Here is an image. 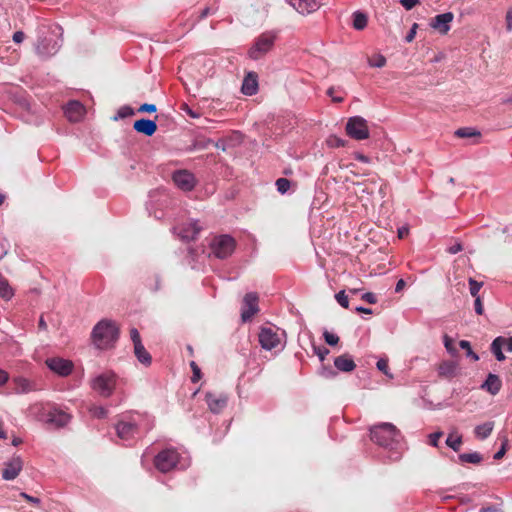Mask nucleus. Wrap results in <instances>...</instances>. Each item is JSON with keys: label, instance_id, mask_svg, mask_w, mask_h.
I'll return each mask as SVG.
<instances>
[{"label": "nucleus", "instance_id": "nucleus-1", "mask_svg": "<svg viewBox=\"0 0 512 512\" xmlns=\"http://www.w3.org/2000/svg\"><path fill=\"white\" fill-rule=\"evenodd\" d=\"M370 438L378 446L389 452L391 461H398L403 451L402 436L395 425L388 422L376 424L370 428Z\"/></svg>", "mask_w": 512, "mask_h": 512}, {"label": "nucleus", "instance_id": "nucleus-2", "mask_svg": "<svg viewBox=\"0 0 512 512\" xmlns=\"http://www.w3.org/2000/svg\"><path fill=\"white\" fill-rule=\"evenodd\" d=\"M153 419L147 414L134 413L123 416L116 424L117 436L124 440L130 441L147 433L153 428Z\"/></svg>", "mask_w": 512, "mask_h": 512}, {"label": "nucleus", "instance_id": "nucleus-3", "mask_svg": "<svg viewBox=\"0 0 512 512\" xmlns=\"http://www.w3.org/2000/svg\"><path fill=\"white\" fill-rule=\"evenodd\" d=\"M62 28L59 25L38 28L36 52L40 56L49 57L56 54L62 46Z\"/></svg>", "mask_w": 512, "mask_h": 512}, {"label": "nucleus", "instance_id": "nucleus-4", "mask_svg": "<svg viewBox=\"0 0 512 512\" xmlns=\"http://www.w3.org/2000/svg\"><path fill=\"white\" fill-rule=\"evenodd\" d=\"M91 337L98 349H107L117 341L119 329L113 321L103 319L94 326Z\"/></svg>", "mask_w": 512, "mask_h": 512}, {"label": "nucleus", "instance_id": "nucleus-5", "mask_svg": "<svg viewBox=\"0 0 512 512\" xmlns=\"http://www.w3.org/2000/svg\"><path fill=\"white\" fill-rule=\"evenodd\" d=\"M154 465L160 472L167 473L175 468L185 469L188 462L180 456L175 448H167L154 457Z\"/></svg>", "mask_w": 512, "mask_h": 512}, {"label": "nucleus", "instance_id": "nucleus-6", "mask_svg": "<svg viewBox=\"0 0 512 512\" xmlns=\"http://www.w3.org/2000/svg\"><path fill=\"white\" fill-rule=\"evenodd\" d=\"M118 376L111 370H106L93 376L90 380L91 388L101 397L109 398L117 385Z\"/></svg>", "mask_w": 512, "mask_h": 512}, {"label": "nucleus", "instance_id": "nucleus-7", "mask_svg": "<svg viewBox=\"0 0 512 512\" xmlns=\"http://www.w3.org/2000/svg\"><path fill=\"white\" fill-rule=\"evenodd\" d=\"M236 247L235 239L227 234L217 235L209 243V257L226 259L232 255Z\"/></svg>", "mask_w": 512, "mask_h": 512}, {"label": "nucleus", "instance_id": "nucleus-8", "mask_svg": "<svg viewBox=\"0 0 512 512\" xmlns=\"http://www.w3.org/2000/svg\"><path fill=\"white\" fill-rule=\"evenodd\" d=\"M277 39L276 31H265L261 33L248 50V56L252 60H259L272 50Z\"/></svg>", "mask_w": 512, "mask_h": 512}, {"label": "nucleus", "instance_id": "nucleus-9", "mask_svg": "<svg viewBox=\"0 0 512 512\" xmlns=\"http://www.w3.org/2000/svg\"><path fill=\"white\" fill-rule=\"evenodd\" d=\"M345 130L347 135L355 140H365L370 136L367 120L361 116L350 117Z\"/></svg>", "mask_w": 512, "mask_h": 512}, {"label": "nucleus", "instance_id": "nucleus-10", "mask_svg": "<svg viewBox=\"0 0 512 512\" xmlns=\"http://www.w3.org/2000/svg\"><path fill=\"white\" fill-rule=\"evenodd\" d=\"M278 329L262 327L259 332V343L264 350L271 351L281 346V335Z\"/></svg>", "mask_w": 512, "mask_h": 512}, {"label": "nucleus", "instance_id": "nucleus-11", "mask_svg": "<svg viewBox=\"0 0 512 512\" xmlns=\"http://www.w3.org/2000/svg\"><path fill=\"white\" fill-rule=\"evenodd\" d=\"M259 297L255 292L247 293L242 301L241 320L246 323L250 321L259 311Z\"/></svg>", "mask_w": 512, "mask_h": 512}, {"label": "nucleus", "instance_id": "nucleus-12", "mask_svg": "<svg viewBox=\"0 0 512 512\" xmlns=\"http://www.w3.org/2000/svg\"><path fill=\"white\" fill-rule=\"evenodd\" d=\"M45 364L52 372L61 377L69 376L74 368L72 361L61 357L47 358Z\"/></svg>", "mask_w": 512, "mask_h": 512}, {"label": "nucleus", "instance_id": "nucleus-13", "mask_svg": "<svg viewBox=\"0 0 512 512\" xmlns=\"http://www.w3.org/2000/svg\"><path fill=\"white\" fill-rule=\"evenodd\" d=\"M198 221L191 220L173 228V232L177 234L183 241L195 240L201 231Z\"/></svg>", "mask_w": 512, "mask_h": 512}, {"label": "nucleus", "instance_id": "nucleus-14", "mask_svg": "<svg viewBox=\"0 0 512 512\" xmlns=\"http://www.w3.org/2000/svg\"><path fill=\"white\" fill-rule=\"evenodd\" d=\"M453 19L454 14L452 12L438 14L431 19L430 27L441 35H446L451 29Z\"/></svg>", "mask_w": 512, "mask_h": 512}, {"label": "nucleus", "instance_id": "nucleus-15", "mask_svg": "<svg viewBox=\"0 0 512 512\" xmlns=\"http://www.w3.org/2000/svg\"><path fill=\"white\" fill-rule=\"evenodd\" d=\"M175 185L183 191H191L195 187V177L187 170H178L173 173Z\"/></svg>", "mask_w": 512, "mask_h": 512}, {"label": "nucleus", "instance_id": "nucleus-16", "mask_svg": "<svg viewBox=\"0 0 512 512\" xmlns=\"http://www.w3.org/2000/svg\"><path fill=\"white\" fill-rule=\"evenodd\" d=\"M22 468V459L19 456H15L5 463V467L2 471V478L7 481L14 480L19 475Z\"/></svg>", "mask_w": 512, "mask_h": 512}, {"label": "nucleus", "instance_id": "nucleus-17", "mask_svg": "<svg viewBox=\"0 0 512 512\" xmlns=\"http://www.w3.org/2000/svg\"><path fill=\"white\" fill-rule=\"evenodd\" d=\"M209 410L212 413H220L227 405L228 398L224 394L215 395L213 393H206L205 396Z\"/></svg>", "mask_w": 512, "mask_h": 512}, {"label": "nucleus", "instance_id": "nucleus-18", "mask_svg": "<svg viewBox=\"0 0 512 512\" xmlns=\"http://www.w3.org/2000/svg\"><path fill=\"white\" fill-rule=\"evenodd\" d=\"M133 129L145 136H152L157 131L156 120L141 118L133 123Z\"/></svg>", "mask_w": 512, "mask_h": 512}, {"label": "nucleus", "instance_id": "nucleus-19", "mask_svg": "<svg viewBox=\"0 0 512 512\" xmlns=\"http://www.w3.org/2000/svg\"><path fill=\"white\" fill-rule=\"evenodd\" d=\"M70 419L71 417L68 413L59 409L50 410L46 416V422L58 428L67 425Z\"/></svg>", "mask_w": 512, "mask_h": 512}, {"label": "nucleus", "instance_id": "nucleus-20", "mask_svg": "<svg viewBox=\"0 0 512 512\" xmlns=\"http://www.w3.org/2000/svg\"><path fill=\"white\" fill-rule=\"evenodd\" d=\"M13 384V389L17 394H27L29 392L37 390L36 382L22 376L15 377L13 379Z\"/></svg>", "mask_w": 512, "mask_h": 512}, {"label": "nucleus", "instance_id": "nucleus-21", "mask_svg": "<svg viewBox=\"0 0 512 512\" xmlns=\"http://www.w3.org/2000/svg\"><path fill=\"white\" fill-rule=\"evenodd\" d=\"M241 91L244 95L252 96L258 91V76L255 72H249L242 83Z\"/></svg>", "mask_w": 512, "mask_h": 512}, {"label": "nucleus", "instance_id": "nucleus-22", "mask_svg": "<svg viewBox=\"0 0 512 512\" xmlns=\"http://www.w3.org/2000/svg\"><path fill=\"white\" fill-rule=\"evenodd\" d=\"M291 5L300 14H310L319 8V2L317 0H291Z\"/></svg>", "mask_w": 512, "mask_h": 512}, {"label": "nucleus", "instance_id": "nucleus-23", "mask_svg": "<svg viewBox=\"0 0 512 512\" xmlns=\"http://www.w3.org/2000/svg\"><path fill=\"white\" fill-rule=\"evenodd\" d=\"M84 106L79 101H70L65 108V114L71 122H78L84 113Z\"/></svg>", "mask_w": 512, "mask_h": 512}, {"label": "nucleus", "instance_id": "nucleus-24", "mask_svg": "<svg viewBox=\"0 0 512 512\" xmlns=\"http://www.w3.org/2000/svg\"><path fill=\"white\" fill-rule=\"evenodd\" d=\"M459 374V366L454 361H443L438 367V375L443 378L451 379Z\"/></svg>", "mask_w": 512, "mask_h": 512}, {"label": "nucleus", "instance_id": "nucleus-25", "mask_svg": "<svg viewBox=\"0 0 512 512\" xmlns=\"http://www.w3.org/2000/svg\"><path fill=\"white\" fill-rule=\"evenodd\" d=\"M334 366L341 372H351L356 368V364L349 354H343L336 357L334 359Z\"/></svg>", "mask_w": 512, "mask_h": 512}, {"label": "nucleus", "instance_id": "nucleus-26", "mask_svg": "<svg viewBox=\"0 0 512 512\" xmlns=\"http://www.w3.org/2000/svg\"><path fill=\"white\" fill-rule=\"evenodd\" d=\"M481 387L490 394L496 395L501 390L502 382L498 375L489 373Z\"/></svg>", "mask_w": 512, "mask_h": 512}, {"label": "nucleus", "instance_id": "nucleus-27", "mask_svg": "<svg viewBox=\"0 0 512 512\" xmlns=\"http://www.w3.org/2000/svg\"><path fill=\"white\" fill-rule=\"evenodd\" d=\"M493 428H494L493 421H487L483 424L477 425L474 429L475 437L480 440H484L491 435Z\"/></svg>", "mask_w": 512, "mask_h": 512}, {"label": "nucleus", "instance_id": "nucleus-28", "mask_svg": "<svg viewBox=\"0 0 512 512\" xmlns=\"http://www.w3.org/2000/svg\"><path fill=\"white\" fill-rule=\"evenodd\" d=\"M134 353L137 360L145 366H149L152 362L150 353L145 349L142 343L134 346Z\"/></svg>", "mask_w": 512, "mask_h": 512}, {"label": "nucleus", "instance_id": "nucleus-29", "mask_svg": "<svg viewBox=\"0 0 512 512\" xmlns=\"http://www.w3.org/2000/svg\"><path fill=\"white\" fill-rule=\"evenodd\" d=\"M503 342H504V337L502 336H498L496 337L492 343H491V346H490V350L491 352L493 353V355L495 356V358L498 360V361H504L506 359L502 349L504 348L503 346Z\"/></svg>", "mask_w": 512, "mask_h": 512}, {"label": "nucleus", "instance_id": "nucleus-30", "mask_svg": "<svg viewBox=\"0 0 512 512\" xmlns=\"http://www.w3.org/2000/svg\"><path fill=\"white\" fill-rule=\"evenodd\" d=\"M353 28L355 30H363L366 26H367V23H368V17L365 13L361 12V11H355L353 13Z\"/></svg>", "mask_w": 512, "mask_h": 512}, {"label": "nucleus", "instance_id": "nucleus-31", "mask_svg": "<svg viewBox=\"0 0 512 512\" xmlns=\"http://www.w3.org/2000/svg\"><path fill=\"white\" fill-rule=\"evenodd\" d=\"M460 462L478 464L482 461L483 457L478 452L462 453L458 456Z\"/></svg>", "mask_w": 512, "mask_h": 512}, {"label": "nucleus", "instance_id": "nucleus-32", "mask_svg": "<svg viewBox=\"0 0 512 512\" xmlns=\"http://www.w3.org/2000/svg\"><path fill=\"white\" fill-rule=\"evenodd\" d=\"M0 296L5 299L9 300L13 296V290L10 287L8 281L3 277V275L0 273Z\"/></svg>", "mask_w": 512, "mask_h": 512}, {"label": "nucleus", "instance_id": "nucleus-33", "mask_svg": "<svg viewBox=\"0 0 512 512\" xmlns=\"http://www.w3.org/2000/svg\"><path fill=\"white\" fill-rule=\"evenodd\" d=\"M134 114H135V111H134V109H133L131 106H129V105H124V106H121V107L118 109V111H117L116 115H115V116H113V118H112V119H113L114 121H118V120H120V119H124V118H127V117H131V116H133Z\"/></svg>", "mask_w": 512, "mask_h": 512}, {"label": "nucleus", "instance_id": "nucleus-34", "mask_svg": "<svg viewBox=\"0 0 512 512\" xmlns=\"http://www.w3.org/2000/svg\"><path fill=\"white\" fill-rule=\"evenodd\" d=\"M445 442L448 447L457 452L460 450L462 444V436L449 434Z\"/></svg>", "mask_w": 512, "mask_h": 512}, {"label": "nucleus", "instance_id": "nucleus-35", "mask_svg": "<svg viewBox=\"0 0 512 512\" xmlns=\"http://www.w3.org/2000/svg\"><path fill=\"white\" fill-rule=\"evenodd\" d=\"M455 135L460 138H470V137H474V136H479L480 132L473 128L465 127V128L457 129L455 131Z\"/></svg>", "mask_w": 512, "mask_h": 512}, {"label": "nucleus", "instance_id": "nucleus-36", "mask_svg": "<svg viewBox=\"0 0 512 512\" xmlns=\"http://www.w3.org/2000/svg\"><path fill=\"white\" fill-rule=\"evenodd\" d=\"M459 346L460 348L466 350V356L471 358L473 361H478L479 360V356L478 354H476L472 348H471V344L469 341L467 340H461L459 342Z\"/></svg>", "mask_w": 512, "mask_h": 512}, {"label": "nucleus", "instance_id": "nucleus-37", "mask_svg": "<svg viewBox=\"0 0 512 512\" xmlns=\"http://www.w3.org/2000/svg\"><path fill=\"white\" fill-rule=\"evenodd\" d=\"M371 67L382 68L386 65V58L382 54H377L368 60Z\"/></svg>", "mask_w": 512, "mask_h": 512}, {"label": "nucleus", "instance_id": "nucleus-38", "mask_svg": "<svg viewBox=\"0 0 512 512\" xmlns=\"http://www.w3.org/2000/svg\"><path fill=\"white\" fill-rule=\"evenodd\" d=\"M443 343H444V346L447 350V352L452 355V356H456L458 351L456 349V347L454 346V343H453V339L448 336L447 334H445L443 336Z\"/></svg>", "mask_w": 512, "mask_h": 512}, {"label": "nucleus", "instance_id": "nucleus-39", "mask_svg": "<svg viewBox=\"0 0 512 512\" xmlns=\"http://www.w3.org/2000/svg\"><path fill=\"white\" fill-rule=\"evenodd\" d=\"M275 185L279 193L285 194L290 189L291 182L287 178H279L276 180Z\"/></svg>", "mask_w": 512, "mask_h": 512}, {"label": "nucleus", "instance_id": "nucleus-40", "mask_svg": "<svg viewBox=\"0 0 512 512\" xmlns=\"http://www.w3.org/2000/svg\"><path fill=\"white\" fill-rule=\"evenodd\" d=\"M469 289H470V294L473 296V297H477L479 296L478 293L480 291V289L482 288L483 286V282H478L476 281L475 279L473 278H469Z\"/></svg>", "mask_w": 512, "mask_h": 512}, {"label": "nucleus", "instance_id": "nucleus-41", "mask_svg": "<svg viewBox=\"0 0 512 512\" xmlns=\"http://www.w3.org/2000/svg\"><path fill=\"white\" fill-rule=\"evenodd\" d=\"M313 352L318 356L319 360L323 362L326 356L329 354V349L325 346H317L315 344L312 345Z\"/></svg>", "mask_w": 512, "mask_h": 512}, {"label": "nucleus", "instance_id": "nucleus-42", "mask_svg": "<svg viewBox=\"0 0 512 512\" xmlns=\"http://www.w3.org/2000/svg\"><path fill=\"white\" fill-rule=\"evenodd\" d=\"M323 337L325 342L330 346H335L339 342V337L336 334L331 333L327 330L323 332Z\"/></svg>", "mask_w": 512, "mask_h": 512}, {"label": "nucleus", "instance_id": "nucleus-43", "mask_svg": "<svg viewBox=\"0 0 512 512\" xmlns=\"http://www.w3.org/2000/svg\"><path fill=\"white\" fill-rule=\"evenodd\" d=\"M327 143H328V145L330 147L340 148V147H344L345 146L346 141L344 139H342V138L337 137V136H331L327 140Z\"/></svg>", "mask_w": 512, "mask_h": 512}, {"label": "nucleus", "instance_id": "nucleus-44", "mask_svg": "<svg viewBox=\"0 0 512 512\" xmlns=\"http://www.w3.org/2000/svg\"><path fill=\"white\" fill-rule=\"evenodd\" d=\"M89 411L94 417L99 419L104 418L107 415V410L102 406H92Z\"/></svg>", "mask_w": 512, "mask_h": 512}, {"label": "nucleus", "instance_id": "nucleus-45", "mask_svg": "<svg viewBox=\"0 0 512 512\" xmlns=\"http://www.w3.org/2000/svg\"><path fill=\"white\" fill-rule=\"evenodd\" d=\"M335 299L337 300L339 305H341L343 308H348L349 307V300H348V297L345 294L344 290H341L338 293H336Z\"/></svg>", "mask_w": 512, "mask_h": 512}, {"label": "nucleus", "instance_id": "nucleus-46", "mask_svg": "<svg viewBox=\"0 0 512 512\" xmlns=\"http://www.w3.org/2000/svg\"><path fill=\"white\" fill-rule=\"evenodd\" d=\"M156 111L157 107L155 104L144 103L138 108L140 113H155Z\"/></svg>", "mask_w": 512, "mask_h": 512}, {"label": "nucleus", "instance_id": "nucleus-47", "mask_svg": "<svg viewBox=\"0 0 512 512\" xmlns=\"http://www.w3.org/2000/svg\"><path fill=\"white\" fill-rule=\"evenodd\" d=\"M190 366L193 371V376H192L191 380H192V382L195 383V382L199 381L201 378V370L194 361H192L190 363Z\"/></svg>", "mask_w": 512, "mask_h": 512}, {"label": "nucleus", "instance_id": "nucleus-48", "mask_svg": "<svg viewBox=\"0 0 512 512\" xmlns=\"http://www.w3.org/2000/svg\"><path fill=\"white\" fill-rule=\"evenodd\" d=\"M507 445H508V440L505 439L504 442L502 443L501 448L493 456V458L495 460H500L501 458H503V456L505 455L506 450H507Z\"/></svg>", "mask_w": 512, "mask_h": 512}, {"label": "nucleus", "instance_id": "nucleus-49", "mask_svg": "<svg viewBox=\"0 0 512 512\" xmlns=\"http://www.w3.org/2000/svg\"><path fill=\"white\" fill-rule=\"evenodd\" d=\"M377 368H378V370L383 372L385 375H388V376L392 377V375H390L389 372H388V362H387V360L379 359L377 361Z\"/></svg>", "mask_w": 512, "mask_h": 512}, {"label": "nucleus", "instance_id": "nucleus-50", "mask_svg": "<svg viewBox=\"0 0 512 512\" xmlns=\"http://www.w3.org/2000/svg\"><path fill=\"white\" fill-rule=\"evenodd\" d=\"M130 337L134 346L138 345L139 343H142L139 331L136 328L130 329Z\"/></svg>", "mask_w": 512, "mask_h": 512}, {"label": "nucleus", "instance_id": "nucleus-51", "mask_svg": "<svg viewBox=\"0 0 512 512\" xmlns=\"http://www.w3.org/2000/svg\"><path fill=\"white\" fill-rule=\"evenodd\" d=\"M417 28H418V24L417 23H414L412 25V27L410 28V31L407 33V35L405 36V41L407 43H410L414 40L415 36H416V31H417Z\"/></svg>", "mask_w": 512, "mask_h": 512}, {"label": "nucleus", "instance_id": "nucleus-52", "mask_svg": "<svg viewBox=\"0 0 512 512\" xmlns=\"http://www.w3.org/2000/svg\"><path fill=\"white\" fill-rule=\"evenodd\" d=\"M442 435H443V433L441 431H438V432L430 434L429 435L430 445H432L434 447H437L438 446V441H439V439H440V437Z\"/></svg>", "mask_w": 512, "mask_h": 512}, {"label": "nucleus", "instance_id": "nucleus-53", "mask_svg": "<svg viewBox=\"0 0 512 512\" xmlns=\"http://www.w3.org/2000/svg\"><path fill=\"white\" fill-rule=\"evenodd\" d=\"M20 496L34 505H39L41 503V500L38 497L31 496L26 492H21Z\"/></svg>", "mask_w": 512, "mask_h": 512}, {"label": "nucleus", "instance_id": "nucleus-54", "mask_svg": "<svg viewBox=\"0 0 512 512\" xmlns=\"http://www.w3.org/2000/svg\"><path fill=\"white\" fill-rule=\"evenodd\" d=\"M474 309H475V312L478 314V315H482L483 312H484V308H483V304H482V300L480 298V296H477L475 298V301H474Z\"/></svg>", "mask_w": 512, "mask_h": 512}, {"label": "nucleus", "instance_id": "nucleus-55", "mask_svg": "<svg viewBox=\"0 0 512 512\" xmlns=\"http://www.w3.org/2000/svg\"><path fill=\"white\" fill-rule=\"evenodd\" d=\"M361 298L369 304H375L377 302L376 295L372 292L364 293Z\"/></svg>", "mask_w": 512, "mask_h": 512}, {"label": "nucleus", "instance_id": "nucleus-56", "mask_svg": "<svg viewBox=\"0 0 512 512\" xmlns=\"http://www.w3.org/2000/svg\"><path fill=\"white\" fill-rule=\"evenodd\" d=\"M400 3L406 10H411L419 3V0H400Z\"/></svg>", "mask_w": 512, "mask_h": 512}, {"label": "nucleus", "instance_id": "nucleus-57", "mask_svg": "<svg viewBox=\"0 0 512 512\" xmlns=\"http://www.w3.org/2000/svg\"><path fill=\"white\" fill-rule=\"evenodd\" d=\"M336 372L330 367H323L321 371V375L325 378H332L336 376Z\"/></svg>", "mask_w": 512, "mask_h": 512}, {"label": "nucleus", "instance_id": "nucleus-58", "mask_svg": "<svg viewBox=\"0 0 512 512\" xmlns=\"http://www.w3.org/2000/svg\"><path fill=\"white\" fill-rule=\"evenodd\" d=\"M506 29L512 31V7L506 13Z\"/></svg>", "mask_w": 512, "mask_h": 512}, {"label": "nucleus", "instance_id": "nucleus-59", "mask_svg": "<svg viewBox=\"0 0 512 512\" xmlns=\"http://www.w3.org/2000/svg\"><path fill=\"white\" fill-rule=\"evenodd\" d=\"M462 249L463 247L461 243H455L454 245L448 248V252L450 254H457L458 252L462 251Z\"/></svg>", "mask_w": 512, "mask_h": 512}, {"label": "nucleus", "instance_id": "nucleus-60", "mask_svg": "<svg viewBox=\"0 0 512 512\" xmlns=\"http://www.w3.org/2000/svg\"><path fill=\"white\" fill-rule=\"evenodd\" d=\"M24 38H25V34L22 31H16L13 34V41L15 43H21L24 40Z\"/></svg>", "mask_w": 512, "mask_h": 512}, {"label": "nucleus", "instance_id": "nucleus-61", "mask_svg": "<svg viewBox=\"0 0 512 512\" xmlns=\"http://www.w3.org/2000/svg\"><path fill=\"white\" fill-rule=\"evenodd\" d=\"M8 380L9 374L5 370L0 369V386L6 384Z\"/></svg>", "mask_w": 512, "mask_h": 512}, {"label": "nucleus", "instance_id": "nucleus-62", "mask_svg": "<svg viewBox=\"0 0 512 512\" xmlns=\"http://www.w3.org/2000/svg\"><path fill=\"white\" fill-rule=\"evenodd\" d=\"M503 346L508 352H512V337H504Z\"/></svg>", "mask_w": 512, "mask_h": 512}, {"label": "nucleus", "instance_id": "nucleus-63", "mask_svg": "<svg viewBox=\"0 0 512 512\" xmlns=\"http://www.w3.org/2000/svg\"><path fill=\"white\" fill-rule=\"evenodd\" d=\"M479 512H503V511L495 506H489V507L481 508Z\"/></svg>", "mask_w": 512, "mask_h": 512}, {"label": "nucleus", "instance_id": "nucleus-64", "mask_svg": "<svg viewBox=\"0 0 512 512\" xmlns=\"http://www.w3.org/2000/svg\"><path fill=\"white\" fill-rule=\"evenodd\" d=\"M404 286H405V281L403 279H399L398 282L396 283L395 292L399 293L400 291H402Z\"/></svg>", "mask_w": 512, "mask_h": 512}]
</instances>
